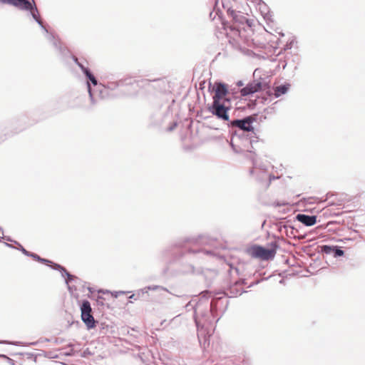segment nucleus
Listing matches in <instances>:
<instances>
[{"label":"nucleus","mask_w":365,"mask_h":365,"mask_svg":"<svg viewBox=\"0 0 365 365\" xmlns=\"http://www.w3.org/2000/svg\"><path fill=\"white\" fill-rule=\"evenodd\" d=\"M215 301L210 303L207 300H200L194 307L195 322L197 329V337L199 342L204 348L210 344L209 338L211 336V327L214 309H215Z\"/></svg>","instance_id":"f257e3e1"},{"label":"nucleus","mask_w":365,"mask_h":365,"mask_svg":"<svg viewBox=\"0 0 365 365\" xmlns=\"http://www.w3.org/2000/svg\"><path fill=\"white\" fill-rule=\"evenodd\" d=\"M261 70H255L253 73L254 80L250 82L245 87L240 90L242 96H247L255 93L264 91L269 88L271 82L270 76L260 74Z\"/></svg>","instance_id":"f03ea898"},{"label":"nucleus","mask_w":365,"mask_h":365,"mask_svg":"<svg viewBox=\"0 0 365 365\" xmlns=\"http://www.w3.org/2000/svg\"><path fill=\"white\" fill-rule=\"evenodd\" d=\"M232 36H230V38L229 40L230 43L232 44L233 46L239 48L243 53L245 55L253 57V56H258L259 55H257L255 52L250 50L249 48H245L242 46V39L245 41V43L249 46L252 47V46H255V43L254 42L253 39H244V31H242L239 30L238 29H232Z\"/></svg>","instance_id":"7ed1b4c3"},{"label":"nucleus","mask_w":365,"mask_h":365,"mask_svg":"<svg viewBox=\"0 0 365 365\" xmlns=\"http://www.w3.org/2000/svg\"><path fill=\"white\" fill-rule=\"evenodd\" d=\"M230 101H213L209 107V111L217 118L225 121L229 120L228 111L230 110Z\"/></svg>","instance_id":"20e7f679"},{"label":"nucleus","mask_w":365,"mask_h":365,"mask_svg":"<svg viewBox=\"0 0 365 365\" xmlns=\"http://www.w3.org/2000/svg\"><path fill=\"white\" fill-rule=\"evenodd\" d=\"M81 319L86 325L88 329H91L96 326V320L91 314L92 309L91 304L88 300H84L81 306Z\"/></svg>","instance_id":"39448f33"},{"label":"nucleus","mask_w":365,"mask_h":365,"mask_svg":"<svg viewBox=\"0 0 365 365\" xmlns=\"http://www.w3.org/2000/svg\"><path fill=\"white\" fill-rule=\"evenodd\" d=\"M255 118L252 116H247L243 119L234 120L230 122L232 128H237L241 131H252L254 128L252 123Z\"/></svg>","instance_id":"423d86ee"},{"label":"nucleus","mask_w":365,"mask_h":365,"mask_svg":"<svg viewBox=\"0 0 365 365\" xmlns=\"http://www.w3.org/2000/svg\"><path fill=\"white\" fill-rule=\"evenodd\" d=\"M82 71L87 78L88 91L90 98H91V101H93V96H94V90H93L91 88V83L93 84V86L94 87H96L97 90L99 91L101 93H102L101 88H103L104 86L103 85H101V83L99 85L98 84V81H97L96 78L91 72L90 70H82Z\"/></svg>","instance_id":"0eeeda50"},{"label":"nucleus","mask_w":365,"mask_h":365,"mask_svg":"<svg viewBox=\"0 0 365 365\" xmlns=\"http://www.w3.org/2000/svg\"><path fill=\"white\" fill-rule=\"evenodd\" d=\"M275 252L273 250L264 248L261 246H255L252 248V256L264 260L274 258Z\"/></svg>","instance_id":"6e6552de"},{"label":"nucleus","mask_w":365,"mask_h":365,"mask_svg":"<svg viewBox=\"0 0 365 365\" xmlns=\"http://www.w3.org/2000/svg\"><path fill=\"white\" fill-rule=\"evenodd\" d=\"M214 95L212 96L213 101H230L227 97V86L222 83H216L213 87Z\"/></svg>","instance_id":"1a4fd4ad"},{"label":"nucleus","mask_w":365,"mask_h":365,"mask_svg":"<svg viewBox=\"0 0 365 365\" xmlns=\"http://www.w3.org/2000/svg\"><path fill=\"white\" fill-rule=\"evenodd\" d=\"M250 173L252 175H255L256 178L259 181H262L263 180L269 178V182L267 183V186H269L270 182L272 180L279 178V177H274V176L268 175L264 168H262V169L259 168L257 167V165L255 163H254V167H253L252 170H251Z\"/></svg>","instance_id":"9d476101"},{"label":"nucleus","mask_w":365,"mask_h":365,"mask_svg":"<svg viewBox=\"0 0 365 365\" xmlns=\"http://www.w3.org/2000/svg\"><path fill=\"white\" fill-rule=\"evenodd\" d=\"M3 4L14 6L21 10H28L32 8V4L28 0H0Z\"/></svg>","instance_id":"9b49d317"},{"label":"nucleus","mask_w":365,"mask_h":365,"mask_svg":"<svg viewBox=\"0 0 365 365\" xmlns=\"http://www.w3.org/2000/svg\"><path fill=\"white\" fill-rule=\"evenodd\" d=\"M297 219L306 226L314 225L317 222V217L314 215H307L304 214H298Z\"/></svg>","instance_id":"f8f14e48"},{"label":"nucleus","mask_w":365,"mask_h":365,"mask_svg":"<svg viewBox=\"0 0 365 365\" xmlns=\"http://www.w3.org/2000/svg\"><path fill=\"white\" fill-rule=\"evenodd\" d=\"M322 251L327 255H333L334 257H341L344 255V251L337 247H331L329 245H324L322 247Z\"/></svg>","instance_id":"ddd939ff"},{"label":"nucleus","mask_w":365,"mask_h":365,"mask_svg":"<svg viewBox=\"0 0 365 365\" xmlns=\"http://www.w3.org/2000/svg\"><path fill=\"white\" fill-rule=\"evenodd\" d=\"M243 283V281H237L230 287V293L231 297H237V295H240L244 292L242 288V284Z\"/></svg>","instance_id":"4468645a"},{"label":"nucleus","mask_w":365,"mask_h":365,"mask_svg":"<svg viewBox=\"0 0 365 365\" xmlns=\"http://www.w3.org/2000/svg\"><path fill=\"white\" fill-rule=\"evenodd\" d=\"M290 88L289 83L278 86L274 88V96L275 98H279L282 95L287 93Z\"/></svg>","instance_id":"2eb2a0df"},{"label":"nucleus","mask_w":365,"mask_h":365,"mask_svg":"<svg viewBox=\"0 0 365 365\" xmlns=\"http://www.w3.org/2000/svg\"><path fill=\"white\" fill-rule=\"evenodd\" d=\"M53 267L54 269H58V270H60V271H61V275H62L63 277L66 276V277H67V278L66 279V283L67 284H68V282H69L70 281L73 280V279L75 278V277H74L73 275H72V274H71L70 273H68V272L66 271V269L64 267H61L60 264H54L53 265Z\"/></svg>","instance_id":"dca6fc26"},{"label":"nucleus","mask_w":365,"mask_h":365,"mask_svg":"<svg viewBox=\"0 0 365 365\" xmlns=\"http://www.w3.org/2000/svg\"><path fill=\"white\" fill-rule=\"evenodd\" d=\"M27 11H31V14L34 19H35V21L41 26L42 29H43L46 33H48V31L46 30L45 26L43 25V23L39 18L38 11L37 8L32 5V8L30 9H28Z\"/></svg>","instance_id":"f3484780"},{"label":"nucleus","mask_w":365,"mask_h":365,"mask_svg":"<svg viewBox=\"0 0 365 365\" xmlns=\"http://www.w3.org/2000/svg\"><path fill=\"white\" fill-rule=\"evenodd\" d=\"M273 61H278V64L275 66V68H282L284 69L287 66L288 63L287 62V60L282 59V57L279 58H273Z\"/></svg>","instance_id":"a211bd4d"},{"label":"nucleus","mask_w":365,"mask_h":365,"mask_svg":"<svg viewBox=\"0 0 365 365\" xmlns=\"http://www.w3.org/2000/svg\"><path fill=\"white\" fill-rule=\"evenodd\" d=\"M270 41L273 43V44L271 45V47H272L274 50V52L277 51L280 48V43L281 41L279 40L277 36H273L272 39H270Z\"/></svg>","instance_id":"6ab92c4d"},{"label":"nucleus","mask_w":365,"mask_h":365,"mask_svg":"<svg viewBox=\"0 0 365 365\" xmlns=\"http://www.w3.org/2000/svg\"><path fill=\"white\" fill-rule=\"evenodd\" d=\"M29 256L32 257L34 259H36L37 261H39V262H43V263L51 262L48 259L41 258L38 255H37L36 254H34V253H31L29 255Z\"/></svg>","instance_id":"aec40b11"},{"label":"nucleus","mask_w":365,"mask_h":365,"mask_svg":"<svg viewBox=\"0 0 365 365\" xmlns=\"http://www.w3.org/2000/svg\"><path fill=\"white\" fill-rule=\"evenodd\" d=\"M293 43H294V40L292 39L289 41V43H287V44L284 45L283 48H280V50L278 51L277 56L280 54L281 51L282 49H284V50L290 49L292 46Z\"/></svg>","instance_id":"412c9836"},{"label":"nucleus","mask_w":365,"mask_h":365,"mask_svg":"<svg viewBox=\"0 0 365 365\" xmlns=\"http://www.w3.org/2000/svg\"><path fill=\"white\" fill-rule=\"evenodd\" d=\"M159 288H160V287L157 286V285L148 286V287H145L143 289H142V292L143 293H147L148 290H153L154 291V290H157Z\"/></svg>","instance_id":"4be33fe9"},{"label":"nucleus","mask_w":365,"mask_h":365,"mask_svg":"<svg viewBox=\"0 0 365 365\" xmlns=\"http://www.w3.org/2000/svg\"><path fill=\"white\" fill-rule=\"evenodd\" d=\"M237 138V134L235 133V134L232 137L230 144H231V146H232V149H233L235 152L238 153L240 150H238L235 148V144H234V142L236 140V138Z\"/></svg>","instance_id":"5701e85b"},{"label":"nucleus","mask_w":365,"mask_h":365,"mask_svg":"<svg viewBox=\"0 0 365 365\" xmlns=\"http://www.w3.org/2000/svg\"><path fill=\"white\" fill-rule=\"evenodd\" d=\"M20 250L26 255L29 256L31 252L26 250L22 246L20 245Z\"/></svg>","instance_id":"b1692460"},{"label":"nucleus","mask_w":365,"mask_h":365,"mask_svg":"<svg viewBox=\"0 0 365 365\" xmlns=\"http://www.w3.org/2000/svg\"><path fill=\"white\" fill-rule=\"evenodd\" d=\"M75 61L77 62V63H78V66L80 67V68H81V69H83V68H87L85 65H83V63L78 62L77 58H76V59H75Z\"/></svg>","instance_id":"393cba45"},{"label":"nucleus","mask_w":365,"mask_h":365,"mask_svg":"<svg viewBox=\"0 0 365 365\" xmlns=\"http://www.w3.org/2000/svg\"><path fill=\"white\" fill-rule=\"evenodd\" d=\"M123 292H116L114 294L115 297H118L119 294H123Z\"/></svg>","instance_id":"a878e982"},{"label":"nucleus","mask_w":365,"mask_h":365,"mask_svg":"<svg viewBox=\"0 0 365 365\" xmlns=\"http://www.w3.org/2000/svg\"><path fill=\"white\" fill-rule=\"evenodd\" d=\"M227 12H230V14H232L234 13V11L233 10H230V8H227Z\"/></svg>","instance_id":"bb28decb"},{"label":"nucleus","mask_w":365,"mask_h":365,"mask_svg":"<svg viewBox=\"0 0 365 365\" xmlns=\"http://www.w3.org/2000/svg\"><path fill=\"white\" fill-rule=\"evenodd\" d=\"M237 86H242L243 85V83H242V81H239V82H237Z\"/></svg>","instance_id":"cd10ccee"},{"label":"nucleus","mask_w":365,"mask_h":365,"mask_svg":"<svg viewBox=\"0 0 365 365\" xmlns=\"http://www.w3.org/2000/svg\"><path fill=\"white\" fill-rule=\"evenodd\" d=\"M190 306H192V305L191 302H189V303L186 305V307H187V308H188V307H190Z\"/></svg>","instance_id":"c85d7f7f"},{"label":"nucleus","mask_w":365,"mask_h":365,"mask_svg":"<svg viewBox=\"0 0 365 365\" xmlns=\"http://www.w3.org/2000/svg\"><path fill=\"white\" fill-rule=\"evenodd\" d=\"M206 254L209 255V254H211V252H209V251H206L205 252Z\"/></svg>","instance_id":"c756f323"},{"label":"nucleus","mask_w":365,"mask_h":365,"mask_svg":"<svg viewBox=\"0 0 365 365\" xmlns=\"http://www.w3.org/2000/svg\"><path fill=\"white\" fill-rule=\"evenodd\" d=\"M134 296H135V295H134V294H133V295H131V296L130 297V299H134Z\"/></svg>","instance_id":"7c9ffc66"},{"label":"nucleus","mask_w":365,"mask_h":365,"mask_svg":"<svg viewBox=\"0 0 365 365\" xmlns=\"http://www.w3.org/2000/svg\"><path fill=\"white\" fill-rule=\"evenodd\" d=\"M99 299H103V298L101 297H98V299H97V301H99Z\"/></svg>","instance_id":"2f4dec72"},{"label":"nucleus","mask_w":365,"mask_h":365,"mask_svg":"<svg viewBox=\"0 0 365 365\" xmlns=\"http://www.w3.org/2000/svg\"><path fill=\"white\" fill-rule=\"evenodd\" d=\"M99 299H103V298L101 297H98V299H97V301H99Z\"/></svg>","instance_id":"473e14b6"},{"label":"nucleus","mask_w":365,"mask_h":365,"mask_svg":"<svg viewBox=\"0 0 365 365\" xmlns=\"http://www.w3.org/2000/svg\"><path fill=\"white\" fill-rule=\"evenodd\" d=\"M0 230H1V228L0 227Z\"/></svg>","instance_id":"72a5a7b5"}]
</instances>
